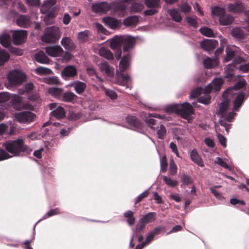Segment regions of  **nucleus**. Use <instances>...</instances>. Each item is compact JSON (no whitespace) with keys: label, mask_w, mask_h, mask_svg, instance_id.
<instances>
[{"label":"nucleus","mask_w":249,"mask_h":249,"mask_svg":"<svg viewBox=\"0 0 249 249\" xmlns=\"http://www.w3.org/2000/svg\"><path fill=\"white\" fill-rule=\"evenodd\" d=\"M223 83V80L222 78H215L205 89L197 88L193 90L191 93L190 98L195 99L199 96L197 100L199 103L205 105L209 104L211 100L210 93L212 91H218Z\"/></svg>","instance_id":"obj_1"},{"label":"nucleus","mask_w":249,"mask_h":249,"mask_svg":"<svg viewBox=\"0 0 249 249\" xmlns=\"http://www.w3.org/2000/svg\"><path fill=\"white\" fill-rule=\"evenodd\" d=\"M2 145L5 150L0 149V161L18 156L21 151L24 152L27 149V146L24 143L22 138L8 141Z\"/></svg>","instance_id":"obj_2"},{"label":"nucleus","mask_w":249,"mask_h":249,"mask_svg":"<svg viewBox=\"0 0 249 249\" xmlns=\"http://www.w3.org/2000/svg\"><path fill=\"white\" fill-rule=\"evenodd\" d=\"M131 61V56L127 54L123 56L119 63V71H117V83L121 85L125 84L131 81V77L128 74H124L122 72L128 69Z\"/></svg>","instance_id":"obj_3"},{"label":"nucleus","mask_w":249,"mask_h":249,"mask_svg":"<svg viewBox=\"0 0 249 249\" xmlns=\"http://www.w3.org/2000/svg\"><path fill=\"white\" fill-rule=\"evenodd\" d=\"M166 111L180 114L182 118L188 121L191 119V115L194 113L192 106L188 103L170 105L166 108Z\"/></svg>","instance_id":"obj_4"},{"label":"nucleus","mask_w":249,"mask_h":249,"mask_svg":"<svg viewBox=\"0 0 249 249\" xmlns=\"http://www.w3.org/2000/svg\"><path fill=\"white\" fill-rule=\"evenodd\" d=\"M111 8H114L118 11H124L126 8L125 5L122 2L113 3L109 5L106 2L94 3L92 6V10L96 13H105Z\"/></svg>","instance_id":"obj_5"},{"label":"nucleus","mask_w":249,"mask_h":249,"mask_svg":"<svg viewBox=\"0 0 249 249\" xmlns=\"http://www.w3.org/2000/svg\"><path fill=\"white\" fill-rule=\"evenodd\" d=\"M60 36L58 27L52 26L47 28L42 36V40L47 43L55 42Z\"/></svg>","instance_id":"obj_6"},{"label":"nucleus","mask_w":249,"mask_h":249,"mask_svg":"<svg viewBox=\"0 0 249 249\" xmlns=\"http://www.w3.org/2000/svg\"><path fill=\"white\" fill-rule=\"evenodd\" d=\"M7 78L11 84L17 86L20 85L25 80L26 76L19 71L13 70L8 72Z\"/></svg>","instance_id":"obj_7"},{"label":"nucleus","mask_w":249,"mask_h":249,"mask_svg":"<svg viewBox=\"0 0 249 249\" xmlns=\"http://www.w3.org/2000/svg\"><path fill=\"white\" fill-rule=\"evenodd\" d=\"M229 105V101L228 99H224L220 104L218 114L222 117L224 118L227 121L231 122L234 118L235 113L233 111H231L226 113V111Z\"/></svg>","instance_id":"obj_8"},{"label":"nucleus","mask_w":249,"mask_h":249,"mask_svg":"<svg viewBox=\"0 0 249 249\" xmlns=\"http://www.w3.org/2000/svg\"><path fill=\"white\" fill-rule=\"evenodd\" d=\"M16 120L20 123H30L34 121L36 116L35 114L29 111H24L17 113L14 114Z\"/></svg>","instance_id":"obj_9"},{"label":"nucleus","mask_w":249,"mask_h":249,"mask_svg":"<svg viewBox=\"0 0 249 249\" xmlns=\"http://www.w3.org/2000/svg\"><path fill=\"white\" fill-rule=\"evenodd\" d=\"M123 43V37L117 36L112 38L110 41L111 48L115 51V56L119 60L122 55L121 46Z\"/></svg>","instance_id":"obj_10"},{"label":"nucleus","mask_w":249,"mask_h":249,"mask_svg":"<svg viewBox=\"0 0 249 249\" xmlns=\"http://www.w3.org/2000/svg\"><path fill=\"white\" fill-rule=\"evenodd\" d=\"M10 100L13 107L17 110L22 109H32L33 108V106L30 104H25L21 105V98L17 95H10Z\"/></svg>","instance_id":"obj_11"},{"label":"nucleus","mask_w":249,"mask_h":249,"mask_svg":"<svg viewBox=\"0 0 249 249\" xmlns=\"http://www.w3.org/2000/svg\"><path fill=\"white\" fill-rule=\"evenodd\" d=\"M146 6L150 9L144 11L145 16H151L155 14L158 11V9L160 7V0H145Z\"/></svg>","instance_id":"obj_12"},{"label":"nucleus","mask_w":249,"mask_h":249,"mask_svg":"<svg viewBox=\"0 0 249 249\" xmlns=\"http://www.w3.org/2000/svg\"><path fill=\"white\" fill-rule=\"evenodd\" d=\"M239 49L235 46H228L226 48V55L223 60L224 62H228L233 60L237 54L240 55L241 53L239 52Z\"/></svg>","instance_id":"obj_13"},{"label":"nucleus","mask_w":249,"mask_h":249,"mask_svg":"<svg viewBox=\"0 0 249 249\" xmlns=\"http://www.w3.org/2000/svg\"><path fill=\"white\" fill-rule=\"evenodd\" d=\"M46 53L52 57H58L61 55L63 50L59 45H53L45 48Z\"/></svg>","instance_id":"obj_14"},{"label":"nucleus","mask_w":249,"mask_h":249,"mask_svg":"<svg viewBox=\"0 0 249 249\" xmlns=\"http://www.w3.org/2000/svg\"><path fill=\"white\" fill-rule=\"evenodd\" d=\"M27 33L25 30L16 31L13 35V40L14 44L19 45L23 43L27 37Z\"/></svg>","instance_id":"obj_15"},{"label":"nucleus","mask_w":249,"mask_h":249,"mask_svg":"<svg viewBox=\"0 0 249 249\" xmlns=\"http://www.w3.org/2000/svg\"><path fill=\"white\" fill-rule=\"evenodd\" d=\"M246 85V82L244 80H241L239 81L234 86L232 87L229 88L227 89V90L224 93V96L226 97H229L230 96H232L236 93L237 90L240 89L244 87Z\"/></svg>","instance_id":"obj_16"},{"label":"nucleus","mask_w":249,"mask_h":249,"mask_svg":"<svg viewBox=\"0 0 249 249\" xmlns=\"http://www.w3.org/2000/svg\"><path fill=\"white\" fill-rule=\"evenodd\" d=\"M99 68L100 71L107 77H112L114 76V69L111 67L106 62L101 63L99 65Z\"/></svg>","instance_id":"obj_17"},{"label":"nucleus","mask_w":249,"mask_h":249,"mask_svg":"<svg viewBox=\"0 0 249 249\" xmlns=\"http://www.w3.org/2000/svg\"><path fill=\"white\" fill-rule=\"evenodd\" d=\"M55 2V0H48L45 1L41 7L40 12L44 14L53 13V6Z\"/></svg>","instance_id":"obj_18"},{"label":"nucleus","mask_w":249,"mask_h":249,"mask_svg":"<svg viewBox=\"0 0 249 249\" xmlns=\"http://www.w3.org/2000/svg\"><path fill=\"white\" fill-rule=\"evenodd\" d=\"M218 45V41L215 39H206L200 43L201 48L206 51L214 49Z\"/></svg>","instance_id":"obj_19"},{"label":"nucleus","mask_w":249,"mask_h":249,"mask_svg":"<svg viewBox=\"0 0 249 249\" xmlns=\"http://www.w3.org/2000/svg\"><path fill=\"white\" fill-rule=\"evenodd\" d=\"M32 22L30 17L25 15L19 16L17 19V24L20 27L26 28L29 26Z\"/></svg>","instance_id":"obj_20"},{"label":"nucleus","mask_w":249,"mask_h":249,"mask_svg":"<svg viewBox=\"0 0 249 249\" xmlns=\"http://www.w3.org/2000/svg\"><path fill=\"white\" fill-rule=\"evenodd\" d=\"M135 39L134 38L128 36L123 37V50L124 51H128L132 49L134 45Z\"/></svg>","instance_id":"obj_21"},{"label":"nucleus","mask_w":249,"mask_h":249,"mask_svg":"<svg viewBox=\"0 0 249 249\" xmlns=\"http://www.w3.org/2000/svg\"><path fill=\"white\" fill-rule=\"evenodd\" d=\"M77 74V70L73 66L70 65L66 67L62 72L63 77H73Z\"/></svg>","instance_id":"obj_22"},{"label":"nucleus","mask_w":249,"mask_h":249,"mask_svg":"<svg viewBox=\"0 0 249 249\" xmlns=\"http://www.w3.org/2000/svg\"><path fill=\"white\" fill-rule=\"evenodd\" d=\"M61 45L64 48L68 50H73L75 49V46L71 38L69 37H63L61 41Z\"/></svg>","instance_id":"obj_23"},{"label":"nucleus","mask_w":249,"mask_h":249,"mask_svg":"<svg viewBox=\"0 0 249 249\" xmlns=\"http://www.w3.org/2000/svg\"><path fill=\"white\" fill-rule=\"evenodd\" d=\"M190 157L192 160L199 166L202 167L204 163L202 159L200 158L196 150H193L190 153Z\"/></svg>","instance_id":"obj_24"},{"label":"nucleus","mask_w":249,"mask_h":249,"mask_svg":"<svg viewBox=\"0 0 249 249\" xmlns=\"http://www.w3.org/2000/svg\"><path fill=\"white\" fill-rule=\"evenodd\" d=\"M103 21L111 29H115L119 25V22L117 20L111 17L104 18H103Z\"/></svg>","instance_id":"obj_25"},{"label":"nucleus","mask_w":249,"mask_h":249,"mask_svg":"<svg viewBox=\"0 0 249 249\" xmlns=\"http://www.w3.org/2000/svg\"><path fill=\"white\" fill-rule=\"evenodd\" d=\"M211 13L213 18L218 17L220 19V17H222L224 15L225 10L223 7L215 6L211 8Z\"/></svg>","instance_id":"obj_26"},{"label":"nucleus","mask_w":249,"mask_h":249,"mask_svg":"<svg viewBox=\"0 0 249 249\" xmlns=\"http://www.w3.org/2000/svg\"><path fill=\"white\" fill-rule=\"evenodd\" d=\"M139 17L136 16L129 17L124 20V24L126 27L134 26L139 23Z\"/></svg>","instance_id":"obj_27"},{"label":"nucleus","mask_w":249,"mask_h":249,"mask_svg":"<svg viewBox=\"0 0 249 249\" xmlns=\"http://www.w3.org/2000/svg\"><path fill=\"white\" fill-rule=\"evenodd\" d=\"M245 99V95L244 93L240 92L237 96L236 97L235 100H234L233 104V110L236 111L242 105L243 102H244Z\"/></svg>","instance_id":"obj_28"},{"label":"nucleus","mask_w":249,"mask_h":249,"mask_svg":"<svg viewBox=\"0 0 249 249\" xmlns=\"http://www.w3.org/2000/svg\"><path fill=\"white\" fill-rule=\"evenodd\" d=\"M71 86L73 87L75 92L79 94H81L86 88V84L80 81H76L72 83Z\"/></svg>","instance_id":"obj_29"},{"label":"nucleus","mask_w":249,"mask_h":249,"mask_svg":"<svg viewBox=\"0 0 249 249\" xmlns=\"http://www.w3.org/2000/svg\"><path fill=\"white\" fill-rule=\"evenodd\" d=\"M161 228L160 227H156L153 231L149 232L144 241L145 244H149L154 238V236L160 233Z\"/></svg>","instance_id":"obj_30"},{"label":"nucleus","mask_w":249,"mask_h":249,"mask_svg":"<svg viewBox=\"0 0 249 249\" xmlns=\"http://www.w3.org/2000/svg\"><path fill=\"white\" fill-rule=\"evenodd\" d=\"M228 10L231 12L238 13L242 11L244 7L241 3L237 2L235 4H231L228 7Z\"/></svg>","instance_id":"obj_31"},{"label":"nucleus","mask_w":249,"mask_h":249,"mask_svg":"<svg viewBox=\"0 0 249 249\" xmlns=\"http://www.w3.org/2000/svg\"><path fill=\"white\" fill-rule=\"evenodd\" d=\"M99 54L108 60L113 58V55L110 50L106 48H101L99 50Z\"/></svg>","instance_id":"obj_32"},{"label":"nucleus","mask_w":249,"mask_h":249,"mask_svg":"<svg viewBox=\"0 0 249 249\" xmlns=\"http://www.w3.org/2000/svg\"><path fill=\"white\" fill-rule=\"evenodd\" d=\"M235 66L233 64H228L225 68V77L231 80L234 74Z\"/></svg>","instance_id":"obj_33"},{"label":"nucleus","mask_w":249,"mask_h":249,"mask_svg":"<svg viewBox=\"0 0 249 249\" xmlns=\"http://www.w3.org/2000/svg\"><path fill=\"white\" fill-rule=\"evenodd\" d=\"M203 64L207 69H212L218 65V60L217 59H211L209 57L206 58L203 61Z\"/></svg>","instance_id":"obj_34"},{"label":"nucleus","mask_w":249,"mask_h":249,"mask_svg":"<svg viewBox=\"0 0 249 249\" xmlns=\"http://www.w3.org/2000/svg\"><path fill=\"white\" fill-rule=\"evenodd\" d=\"M35 59L37 62L40 63L47 64L49 62L48 58L43 52H39L36 53Z\"/></svg>","instance_id":"obj_35"},{"label":"nucleus","mask_w":249,"mask_h":249,"mask_svg":"<svg viewBox=\"0 0 249 249\" xmlns=\"http://www.w3.org/2000/svg\"><path fill=\"white\" fill-rule=\"evenodd\" d=\"M51 114L57 119H60L65 116V112L62 107H57L55 109L51 112Z\"/></svg>","instance_id":"obj_36"},{"label":"nucleus","mask_w":249,"mask_h":249,"mask_svg":"<svg viewBox=\"0 0 249 249\" xmlns=\"http://www.w3.org/2000/svg\"><path fill=\"white\" fill-rule=\"evenodd\" d=\"M126 121L128 123H129L132 126L137 128H141L142 127L141 123L138 121L136 117L132 116H129L127 117Z\"/></svg>","instance_id":"obj_37"},{"label":"nucleus","mask_w":249,"mask_h":249,"mask_svg":"<svg viewBox=\"0 0 249 249\" xmlns=\"http://www.w3.org/2000/svg\"><path fill=\"white\" fill-rule=\"evenodd\" d=\"M49 93L56 98H60L63 92V89L59 88H51L49 89Z\"/></svg>","instance_id":"obj_38"},{"label":"nucleus","mask_w":249,"mask_h":249,"mask_svg":"<svg viewBox=\"0 0 249 249\" xmlns=\"http://www.w3.org/2000/svg\"><path fill=\"white\" fill-rule=\"evenodd\" d=\"M89 36V30H85L80 32L77 34V39L81 43H83L88 41Z\"/></svg>","instance_id":"obj_39"},{"label":"nucleus","mask_w":249,"mask_h":249,"mask_svg":"<svg viewBox=\"0 0 249 249\" xmlns=\"http://www.w3.org/2000/svg\"><path fill=\"white\" fill-rule=\"evenodd\" d=\"M11 42L10 36L7 34L4 33L0 36V43L4 47H8Z\"/></svg>","instance_id":"obj_40"},{"label":"nucleus","mask_w":249,"mask_h":249,"mask_svg":"<svg viewBox=\"0 0 249 249\" xmlns=\"http://www.w3.org/2000/svg\"><path fill=\"white\" fill-rule=\"evenodd\" d=\"M233 20V17L230 15H224L220 17L219 21L222 25H228L231 24Z\"/></svg>","instance_id":"obj_41"},{"label":"nucleus","mask_w":249,"mask_h":249,"mask_svg":"<svg viewBox=\"0 0 249 249\" xmlns=\"http://www.w3.org/2000/svg\"><path fill=\"white\" fill-rule=\"evenodd\" d=\"M155 213L151 212L147 213L141 219V222H143L145 225L148 223L154 220Z\"/></svg>","instance_id":"obj_42"},{"label":"nucleus","mask_w":249,"mask_h":249,"mask_svg":"<svg viewBox=\"0 0 249 249\" xmlns=\"http://www.w3.org/2000/svg\"><path fill=\"white\" fill-rule=\"evenodd\" d=\"M168 13L175 21L179 22L181 20L182 18L180 14L176 9H173L169 10Z\"/></svg>","instance_id":"obj_43"},{"label":"nucleus","mask_w":249,"mask_h":249,"mask_svg":"<svg viewBox=\"0 0 249 249\" xmlns=\"http://www.w3.org/2000/svg\"><path fill=\"white\" fill-rule=\"evenodd\" d=\"M231 35L235 38L237 39H242L244 36L243 31L239 28H235L231 30Z\"/></svg>","instance_id":"obj_44"},{"label":"nucleus","mask_w":249,"mask_h":249,"mask_svg":"<svg viewBox=\"0 0 249 249\" xmlns=\"http://www.w3.org/2000/svg\"><path fill=\"white\" fill-rule=\"evenodd\" d=\"M62 97L64 101L70 102L76 98V95L71 91H68L63 94Z\"/></svg>","instance_id":"obj_45"},{"label":"nucleus","mask_w":249,"mask_h":249,"mask_svg":"<svg viewBox=\"0 0 249 249\" xmlns=\"http://www.w3.org/2000/svg\"><path fill=\"white\" fill-rule=\"evenodd\" d=\"M199 31L202 35L208 37H214V33L213 30L207 27H203L199 29Z\"/></svg>","instance_id":"obj_46"},{"label":"nucleus","mask_w":249,"mask_h":249,"mask_svg":"<svg viewBox=\"0 0 249 249\" xmlns=\"http://www.w3.org/2000/svg\"><path fill=\"white\" fill-rule=\"evenodd\" d=\"M59 213H60V211L58 208H56V209L51 210L48 211L46 213V214L44 216H43L42 217V218L35 224V225L34 226V230H35V227H36V225L37 224V223L38 222H39L40 220L45 219L47 218V217H51L53 215L58 214Z\"/></svg>","instance_id":"obj_47"},{"label":"nucleus","mask_w":249,"mask_h":249,"mask_svg":"<svg viewBox=\"0 0 249 249\" xmlns=\"http://www.w3.org/2000/svg\"><path fill=\"white\" fill-rule=\"evenodd\" d=\"M9 59V55L4 50H0V66H2Z\"/></svg>","instance_id":"obj_48"},{"label":"nucleus","mask_w":249,"mask_h":249,"mask_svg":"<svg viewBox=\"0 0 249 249\" xmlns=\"http://www.w3.org/2000/svg\"><path fill=\"white\" fill-rule=\"evenodd\" d=\"M101 88L103 89L105 94L111 100H114L117 98V95L113 90L110 89H107L103 86H101Z\"/></svg>","instance_id":"obj_49"},{"label":"nucleus","mask_w":249,"mask_h":249,"mask_svg":"<svg viewBox=\"0 0 249 249\" xmlns=\"http://www.w3.org/2000/svg\"><path fill=\"white\" fill-rule=\"evenodd\" d=\"M35 71L39 75H49L52 73L50 69L43 67H38L36 69Z\"/></svg>","instance_id":"obj_50"},{"label":"nucleus","mask_w":249,"mask_h":249,"mask_svg":"<svg viewBox=\"0 0 249 249\" xmlns=\"http://www.w3.org/2000/svg\"><path fill=\"white\" fill-rule=\"evenodd\" d=\"M163 179L165 184L169 186L175 187L178 184V182L176 180H173L170 177L163 176Z\"/></svg>","instance_id":"obj_51"},{"label":"nucleus","mask_w":249,"mask_h":249,"mask_svg":"<svg viewBox=\"0 0 249 249\" xmlns=\"http://www.w3.org/2000/svg\"><path fill=\"white\" fill-rule=\"evenodd\" d=\"M144 8V5L142 3L135 2L131 5V10L134 13H138L142 11Z\"/></svg>","instance_id":"obj_52"},{"label":"nucleus","mask_w":249,"mask_h":249,"mask_svg":"<svg viewBox=\"0 0 249 249\" xmlns=\"http://www.w3.org/2000/svg\"><path fill=\"white\" fill-rule=\"evenodd\" d=\"M177 171V165L175 164L173 158H170L169 164V173L172 175H174L176 174Z\"/></svg>","instance_id":"obj_53"},{"label":"nucleus","mask_w":249,"mask_h":249,"mask_svg":"<svg viewBox=\"0 0 249 249\" xmlns=\"http://www.w3.org/2000/svg\"><path fill=\"white\" fill-rule=\"evenodd\" d=\"M44 82L50 85H58L60 83L58 78L55 76L46 78L44 79Z\"/></svg>","instance_id":"obj_54"},{"label":"nucleus","mask_w":249,"mask_h":249,"mask_svg":"<svg viewBox=\"0 0 249 249\" xmlns=\"http://www.w3.org/2000/svg\"><path fill=\"white\" fill-rule=\"evenodd\" d=\"M46 16L44 18L46 24L49 25L53 23V18L55 17L54 13L46 14Z\"/></svg>","instance_id":"obj_55"},{"label":"nucleus","mask_w":249,"mask_h":249,"mask_svg":"<svg viewBox=\"0 0 249 249\" xmlns=\"http://www.w3.org/2000/svg\"><path fill=\"white\" fill-rule=\"evenodd\" d=\"M10 95L9 93L3 92H0V103H5L10 100Z\"/></svg>","instance_id":"obj_56"},{"label":"nucleus","mask_w":249,"mask_h":249,"mask_svg":"<svg viewBox=\"0 0 249 249\" xmlns=\"http://www.w3.org/2000/svg\"><path fill=\"white\" fill-rule=\"evenodd\" d=\"M180 10L184 13H188L191 11V7L186 2L178 5Z\"/></svg>","instance_id":"obj_57"},{"label":"nucleus","mask_w":249,"mask_h":249,"mask_svg":"<svg viewBox=\"0 0 249 249\" xmlns=\"http://www.w3.org/2000/svg\"><path fill=\"white\" fill-rule=\"evenodd\" d=\"M33 87L34 86L32 83H28L25 85L24 89H19V93L22 94L25 92H29L33 89Z\"/></svg>","instance_id":"obj_58"},{"label":"nucleus","mask_w":249,"mask_h":249,"mask_svg":"<svg viewBox=\"0 0 249 249\" xmlns=\"http://www.w3.org/2000/svg\"><path fill=\"white\" fill-rule=\"evenodd\" d=\"M167 162L166 156H163L160 160V170L161 171L165 172L166 171Z\"/></svg>","instance_id":"obj_59"},{"label":"nucleus","mask_w":249,"mask_h":249,"mask_svg":"<svg viewBox=\"0 0 249 249\" xmlns=\"http://www.w3.org/2000/svg\"><path fill=\"white\" fill-rule=\"evenodd\" d=\"M166 129L163 125H160L159 129L158 130V135L159 138L162 139L164 137L166 134Z\"/></svg>","instance_id":"obj_60"},{"label":"nucleus","mask_w":249,"mask_h":249,"mask_svg":"<svg viewBox=\"0 0 249 249\" xmlns=\"http://www.w3.org/2000/svg\"><path fill=\"white\" fill-rule=\"evenodd\" d=\"M214 162L226 169L230 168L229 165L222 159H221L219 157H217L215 159Z\"/></svg>","instance_id":"obj_61"},{"label":"nucleus","mask_w":249,"mask_h":249,"mask_svg":"<svg viewBox=\"0 0 249 249\" xmlns=\"http://www.w3.org/2000/svg\"><path fill=\"white\" fill-rule=\"evenodd\" d=\"M187 22L191 26L196 28L197 27L198 23L196 19L194 18L188 17L186 18Z\"/></svg>","instance_id":"obj_62"},{"label":"nucleus","mask_w":249,"mask_h":249,"mask_svg":"<svg viewBox=\"0 0 249 249\" xmlns=\"http://www.w3.org/2000/svg\"><path fill=\"white\" fill-rule=\"evenodd\" d=\"M87 70L89 74L95 75L96 78L99 81H100V82H103V80L97 75L94 69H93L92 68H87Z\"/></svg>","instance_id":"obj_63"},{"label":"nucleus","mask_w":249,"mask_h":249,"mask_svg":"<svg viewBox=\"0 0 249 249\" xmlns=\"http://www.w3.org/2000/svg\"><path fill=\"white\" fill-rule=\"evenodd\" d=\"M246 61V59L244 58L241 56H238L237 54L235 58L233 60V64L235 65L236 64H240L242 62H245Z\"/></svg>","instance_id":"obj_64"}]
</instances>
